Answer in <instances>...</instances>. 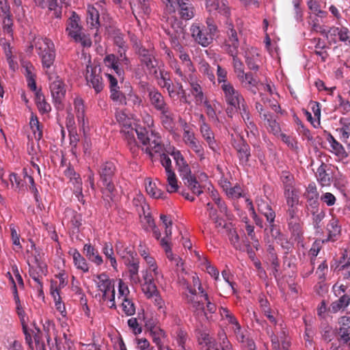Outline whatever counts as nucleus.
<instances>
[{
  "mask_svg": "<svg viewBox=\"0 0 350 350\" xmlns=\"http://www.w3.org/2000/svg\"><path fill=\"white\" fill-rule=\"evenodd\" d=\"M226 25L228 38L224 42V49L228 54H234L238 52L239 46L237 33L231 22L227 21Z\"/></svg>",
  "mask_w": 350,
  "mask_h": 350,
  "instance_id": "nucleus-19",
  "label": "nucleus"
},
{
  "mask_svg": "<svg viewBox=\"0 0 350 350\" xmlns=\"http://www.w3.org/2000/svg\"><path fill=\"white\" fill-rule=\"evenodd\" d=\"M68 34L75 42L80 44L83 48H90L92 46V42L90 35L83 28L76 31H69Z\"/></svg>",
  "mask_w": 350,
  "mask_h": 350,
  "instance_id": "nucleus-32",
  "label": "nucleus"
},
{
  "mask_svg": "<svg viewBox=\"0 0 350 350\" xmlns=\"http://www.w3.org/2000/svg\"><path fill=\"white\" fill-rule=\"evenodd\" d=\"M316 176L317 180L320 183L322 186L329 185L330 183V177L325 171V165L324 164L321 165L316 172Z\"/></svg>",
  "mask_w": 350,
  "mask_h": 350,
  "instance_id": "nucleus-52",
  "label": "nucleus"
},
{
  "mask_svg": "<svg viewBox=\"0 0 350 350\" xmlns=\"http://www.w3.org/2000/svg\"><path fill=\"white\" fill-rule=\"evenodd\" d=\"M144 283L142 285V290L148 299L153 297L159 293L156 284H154V277L152 274L148 273L147 271H142Z\"/></svg>",
  "mask_w": 350,
  "mask_h": 350,
  "instance_id": "nucleus-26",
  "label": "nucleus"
},
{
  "mask_svg": "<svg viewBox=\"0 0 350 350\" xmlns=\"http://www.w3.org/2000/svg\"><path fill=\"white\" fill-rule=\"evenodd\" d=\"M350 302V298L348 295H342L340 299L331 304L329 310L336 313L342 308H345Z\"/></svg>",
  "mask_w": 350,
  "mask_h": 350,
  "instance_id": "nucleus-51",
  "label": "nucleus"
},
{
  "mask_svg": "<svg viewBox=\"0 0 350 350\" xmlns=\"http://www.w3.org/2000/svg\"><path fill=\"white\" fill-rule=\"evenodd\" d=\"M340 327L338 329V336L340 340L347 343L350 340V317H342L338 321Z\"/></svg>",
  "mask_w": 350,
  "mask_h": 350,
  "instance_id": "nucleus-33",
  "label": "nucleus"
},
{
  "mask_svg": "<svg viewBox=\"0 0 350 350\" xmlns=\"http://www.w3.org/2000/svg\"><path fill=\"white\" fill-rule=\"evenodd\" d=\"M115 170L114 164L112 162H106L103 163L99 170L101 180L103 185L106 187L109 192H111L113 186L111 183V177Z\"/></svg>",
  "mask_w": 350,
  "mask_h": 350,
  "instance_id": "nucleus-23",
  "label": "nucleus"
},
{
  "mask_svg": "<svg viewBox=\"0 0 350 350\" xmlns=\"http://www.w3.org/2000/svg\"><path fill=\"white\" fill-rule=\"evenodd\" d=\"M94 281L101 293V299L111 309H116L115 281L106 273H102L94 278Z\"/></svg>",
  "mask_w": 350,
  "mask_h": 350,
  "instance_id": "nucleus-4",
  "label": "nucleus"
},
{
  "mask_svg": "<svg viewBox=\"0 0 350 350\" xmlns=\"http://www.w3.org/2000/svg\"><path fill=\"white\" fill-rule=\"evenodd\" d=\"M262 119L266 122L265 125L269 131L274 135H277L280 131L279 124L277 122L274 117L269 112H264Z\"/></svg>",
  "mask_w": 350,
  "mask_h": 350,
  "instance_id": "nucleus-46",
  "label": "nucleus"
},
{
  "mask_svg": "<svg viewBox=\"0 0 350 350\" xmlns=\"http://www.w3.org/2000/svg\"><path fill=\"white\" fill-rule=\"evenodd\" d=\"M187 291L185 293V298L198 314H204L207 319L212 318L217 310L216 305L211 300L204 291L201 295H197L196 290L191 288L187 284Z\"/></svg>",
  "mask_w": 350,
  "mask_h": 350,
  "instance_id": "nucleus-2",
  "label": "nucleus"
},
{
  "mask_svg": "<svg viewBox=\"0 0 350 350\" xmlns=\"http://www.w3.org/2000/svg\"><path fill=\"white\" fill-rule=\"evenodd\" d=\"M200 131L204 139L206 142L211 149L215 150L216 148V142L214 134L207 124H201Z\"/></svg>",
  "mask_w": 350,
  "mask_h": 350,
  "instance_id": "nucleus-39",
  "label": "nucleus"
},
{
  "mask_svg": "<svg viewBox=\"0 0 350 350\" xmlns=\"http://www.w3.org/2000/svg\"><path fill=\"white\" fill-rule=\"evenodd\" d=\"M238 79L242 84L243 87L251 91L253 94H256V88L257 87L258 81L256 79H255L253 77L252 73H245L244 75H243L242 77H239Z\"/></svg>",
  "mask_w": 350,
  "mask_h": 350,
  "instance_id": "nucleus-37",
  "label": "nucleus"
},
{
  "mask_svg": "<svg viewBox=\"0 0 350 350\" xmlns=\"http://www.w3.org/2000/svg\"><path fill=\"white\" fill-rule=\"evenodd\" d=\"M67 177L70 178V182L73 185V193L79 200L83 199L82 195V181L73 169L68 167L67 169Z\"/></svg>",
  "mask_w": 350,
  "mask_h": 350,
  "instance_id": "nucleus-31",
  "label": "nucleus"
},
{
  "mask_svg": "<svg viewBox=\"0 0 350 350\" xmlns=\"http://www.w3.org/2000/svg\"><path fill=\"white\" fill-rule=\"evenodd\" d=\"M170 90H172L174 93L172 94V96H170V98H174L176 96H180L182 100L184 103H188L186 95H185V91L183 88V85L178 83H176V85H172V86L170 88Z\"/></svg>",
  "mask_w": 350,
  "mask_h": 350,
  "instance_id": "nucleus-64",
  "label": "nucleus"
},
{
  "mask_svg": "<svg viewBox=\"0 0 350 350\" xmlns=\"http://www.w3.org/2000/svg\"><path fill=\"white\" fill-rule=\"evenodd\" d=\"M50 90L56 108L63 111L64 108L66 89L64 80L58 76H51Z\"/></svg>",
  "mask_w": 350,
  "mask_h": 350,
  "instance_id": "nucleus-12",
  "label": "nucleus"
},
{
  "mask_svg": "<svg viewBox=\"0 0 350 350\" xmlns=\"http://www.w3.org/2000/svg\"><path fill=\"white\" fill-rule=\"evenodd\" d=\"M308 8L317 16L323 18L327 16V12L321 9V5L317 0H308Z\"/></svg>",
  "mask_w": 350,
  "mask_h": 350,
  "instance_id": "nucleus-59",
  "label": "nucleus"
},
{
  "mask_svg": "<svg viewBox=\"0 0 350 350\" xmlns=\"http://www.w3.org/2000/svg\"><path fill=\"white\" fill-rule=\"evenodd\" d=\"M138 214L141 224L146 230H150L154 227V222L151 217L148 205H144L142 211H139Z\"/></svg>",
  "mask_w": 350,
  "mask_h": 350,
  "instance_id": "nucleus-35",
  "label": "nucleus"
},
{
  "mask_svg": "<svg viewBox=\"0 0 350 350\" xmlns=\"http://www.w3.org/2000/svg\"><path fill=\"white\" fill-rule=\"evenodd\" d=\"M85 59L87 60L85 77L88 85L92 87L96 93H99L103 89L104 84L100 76L101 70L99 67L92 65L90 56L85 55Z\"/></svg>",
  "mask_w": 350,
  "mask_h": 350,
  "instance_id": "nucleus-10",
  "label": "nucleus"
},
{
  "mask_svg": "<svg viewBox=\"0 0 350 350\" xmlns=\"http://www.w3.org/2000/svg\"><path fill=\"white\" fill-rule=\"evenodd\" d=\"M68 25L69 28L67 27V30H69V31H76L83 28L81 25L80 18L75 12H72L69 17Z\"/></svg>",
  "mask_w": 350,
  "mask_h": 350,
  "instance_id": "nucleus-60",
  "label": "nucleus"
},
{
  "mask_svg": "<svg viewBox=\"0 0 350 350\" xmlns=\"http://www.w3.org/2000/svg\"><path fill=\"white\" fill-rule=\"evenodd\" d=\"M208 195L210 198L215 202V204L217 206L220 212V215H218L213 204L211 202H208L206 205L208 210L209 211L210 218L214 221L216 227H224L225 222L221 218V215H227V208L224 203L221 202L219 194L216 190L214 189L209 190Z\"/></svg>",
  "mask_w": 350,
  "mask_h": 350,
  "instance_id": "nucleus-9",
  "label": "nucleus"
},
{
  "mask_svg": "<svg viewBox=\"0 0 350 350\" xmlns=\"http://www.w3.org/2000/svg\"><path fill=\"white\" fill-rule=\"evenodd\" d=\"M29 275L30 277L39 285L42 288L41 280L42 277L46 275L47 269L45 263L39 261L37 256L34 257V263H29Z\"/></svg>",
  "mask_w": 350,
  "mask_h": 350,
  "instance_id": "nucleus-21",
  "label": "nucleus"
},
{
  "mask_svg": "<svg viewBox=\"0 0 350 350\" xmlns=\"http://www.w3.org/2000/svg\"><path fill=\"white\" fill-rule=\"evenodd\" d=\"M280 338L278 336L274 334L271 336V343L273 348L274 350H280V342H282V345L284 348L288 347L289 345V342L286 340V332L283 330L280 336Z\"/></svg>",
  "mask_w": 350,
  "mask_h": 350,
  "instance_id": "nucleus-54",
  "label": "nucleus"
},
{
  "mask_svg": "<svg viewBox=\"0 0 350 350\" xmlns=\"http://www.w3.org/2000/svg\"><path fill=\"white\" fill-rule=\"evenodd\" d=\"M145 187L147 193L153 198H163V192L157 188V183L150 178L145 180Z\"/></svg>",
  "mask_w": 350,
  "mask_h": 350,
  "instance_id": "nucleus-42",
  "label": "nucleus"
},
{
  "mask_svg": "<svg viewBox=\"0 0 350 350\" xmlns=\"http://www.w3.org/2000/svg\"><path fill=\"white\" fill-rule=\"evenodd\" d=\"M72 255L75 267L83 272H88L89 267L85 258L76 250L73 251Z\"/></svg>",
  "mask_w": 350,
  "mask_h": 350,
  "instance_id": "nucleus-50",
  "label": "nucleus"
},
{
  "mask_svg": "<svg viewBox=\"0 0 350 350\" xmlns=\"http://www.w3.org/2000/svg\"><path fill=\"white\" fill-rule=\"evenodd\" d=\"M133 12L144 15L150 14L151 9L148 0H132L130 2Z\"/></svg>",
  "mask_w": 350,
  "mask_h": 350,
  "instance_id": "nucleus-40",
  "label": "nucleus"
},
{
  "mask_svg": "<svg viewBox=\"0 0 350 350\" xmlns=\"http://www.w3.org/2000/svg\"><path fill=\"white\" fill-rule=\"evenodd\" d=\"M219 312L221 319L226 320L229 325H231L230 329L236 336L237 340L239 342H246L247 340L245 334L246 332L241 327L234 314L227 308L222 306L219 308Z\"/></svg>",
  "mask_w": 350,
  "mask_h": 350,
  "instance_id": "nucleus-13",
  "label": "nucleus"
},
{
  "mask_svg": "<svg viewBox=\"0 0 350 350\" xmlns=\"http://www.w3.org/2000/svg\"><path fill=\"white\" fill-rule=\"evenodd\" d=\"M102 252L105 254L106 258L109 260L111 267L115 270H117L118 264L116 257L114 256V252L112 245L110 243H105L102 249Z\"/></svg>",
  "mask_w": 350,
  "mask_h": 350,
  "instance_id": "nucleus-49",
  "label": "nucleus"
},
{
  "mask_svg": "<svg viewBox=\"0 0 350 350\" xmlns=\"http://www.w3.org/2000/svg\"><path fill=\"white\" fill-rule=\"evenodd\" d=\"M327 141L332 148V152L342 159L347 156L345 148L332 135L328 136Z\"/></svg>",
  "mask_w": 350,
  "mask_h": 350,
  "instance_id": "nucleus-43",
  "label": "nucleus"
},
{
  "mask_svg": "<svg viewBox=\"0 0 350 350\" xmlns=\"http://www.w3.org/2000/svg\"><path fill=\"white\" fill-rule=\"evenodd\" d=\"M273 224V223L270 224V234L267 232L266 237L265 238V241L268 244H269L272 240H275L277 242L279 239L283 236V234H281L280 230L275 228Z\"/></svg>",
  "mask_w": 350,
  "mask_h": 350,
  "instance_id": "nucleus-61",
  "label": "nucleus"
},
{
  "mask_svg": "<svg viewBox=\"0 0 350 350\" xmlns=\"http://www.w3.org/2000/svg\"><path fill=\"white\" fill-rule=\"evenodd\" d=\"M172 336L176 340L180 349H187L185 347V343L187 340V332L182 328L175 326L171 332Z\"/></svg>",
  "mask_w": 350,
  "mask_h": 350,
  "instance_id": "nucleus-41",
  "label": "nucleus"
},
{
  "mask_svg": "<svg viewBox=\"0 0 350 350\" xmlns=\"http://www.w3.org/2000/svg\"><path fill=\"white\" fill-rule=\"evenodd\" d=\"M206 24L207 25V29H206V37L200 38L198 36L201 33L200 27L198 25L193 24L190 28L192 37L202 46H207L209 45L217 33V27L212 16L206 18Z\"/></svg>",
  "mask_w": 350,
  "mask_h": 350,
  "instance_id": "nucleus-8",
  "label": "nucleus"
},
{
  "mask_svg": "<svg viewBox=\"0 0 350 350\" xmlns=\"http://www.w3.org/2000/svg\"><path fill=\"white\" fill-rule=\"evenodd\" d=\"M64 270H62L55 279L51 280V295L53 299L55 304V314L57 319L61 322V325L63 326L64 323V319L66 317L64 314L66 306L62 301V297L61 296L62 289L64 288Z\"/></svg>",
  "mask_w": 350,
  "mask_h": 350,
  "instance_id": "nucleus-5",
  "label": "nucleus"
},
{
  "mask_svg": "<svg viewBox=\"0 0 350 350\" xmlns=\"http://www.w3.org/2000/svg\"><path fill=\"white\" fill-rule=\"evenodd\" d=\"M221 89L224 100L228 105V110H234V108L239 107L241 103L245 100L241 93L235 89L232 83L221 85Z\"/></svg>",
  "mask_w": 350,
  "mask_h": 350,
  "instance_id": "nucleus-14",
  "label": "nucleus"
},
{
  "mask_svg": "<svg viewBox=\"0 0 350 350\" xmlns=\"http://www.w3.org/2000/svg\"><path fill=\"white\" fill-rule=\"evenodd\" d=\"M341 123L342 124V127L337 129L336 131L338 134L340 139L343 142H347L350 137V122L341 120Z\"/></svg>",
  "mask_w": 350,
  "mask_h": 350,
  "instance_id": "nucleus-57",
  "label": "nucleus"
},
{
  "mask_svg": "<svg viewBox=\"0 0 350 350\" xmlns=\"http://www.w3.org/2000/svg\"><path fill=\"white\" fill-rule=\"evenodd\" d=\"M23 329L24 334L25 335V339L26 341L29 343V345H31V334L33 335V339L35 342H38L40 340V331L39 328L34 326L33 329H31L30 331L27 329V326L25 325H23Z\"/></svg>",
  "mask_w": 350,
  "mask_h": 350,
  "instance_id": "nucleus-55",
  "label": "nucleus"
},
{
  "mask_svg": "<svg viewBox=\"0 0 350 350\" xmlns=\"http://www.w3.org/2000/svg\"><path fill=\"white\" fill-rule=\"evenodd\" d=\"M200 71L204 75H206L208 79L213 83H215V77L214 75V72L211 68L210 65L206 62L202 61L200 63Z\"/></svg>",
  "mask_w": 350,
  "mask_h": 350,
  "instance_id": "nucleus-62",
  "label": "nucleus"
},
{
  "mask_svg": "<svg viewBox=\"0 0 350 350\" xmlns=\"http://www.w3.org/2000/svg\"><path fill=\"white\" fill-rule=\"evenodd\" d=\"M237 53L238 52L229 55L232 57V66L234 71L237 78H239L242 77L243 75H244L245 72L244 71V65L243 62L238 58Z\"/></svg>",
  "mask_w": 350,
  "mask_h": 350,
  "instance_id": "nucleus-56",
  "label": "nucleus"
},
{
  "mask_svg": "<svg viewBox=\"0 0 350 350\" xmlns=\"http://www.w3.org/2000/svg\"><path fill=\"white\" fill-rule=\"evenodd\" d=\"M327 229L328 231L329 239L334 241L337 239L340 233V226L338 225V221L332 218L327 224Z\"/></svg>",
  "mask_w": 350,
  "mask_h": 350,
  "instance_id": "nucleus-47",
  "label": "nucleus"
},
{
  "mask_svg": "<svg viewBox=\"0 0 350 350\" xmlns=\"http://www.w3.org/2000/svg\"><path fill=\"white\" fill-rule=\"evenodd\" d=\"M284 196L288 207L297 206L299 204V196L297 191L295 189H286V191H284Z\"/></svg>",
  "mask_w": 350,
  "mask_h": 350,
  "instance_id": "nucleus-48",
  "label": "nucleus"
},
{
  "mask_svg": "<svg viewBox=\"0 0 350 350\" xmlns=\"http://www.w3.org/2000/svg\"><path fill=\"white\" fill-rule=\"evenodd\" d=\"M183 141L197 154L200 160L204 159V148L192 129H187V127L185 129V132H183Z\"/></svg>",
  "mask_w": 350,
  "mask_h": 350,
  "instance_id": "nucleus-18",
  "label": "nucleus"
},
{
  "mask_svg": "<svg viewBox=\"0 0 350 350\" xmlns=\"http://www.w3.org/2000/svg\"><path fill=\"white\" fill-rule=\"evenodd\" d=\"M36 49L42 59L43 66L51 67L55 59L53 43L46 38L38 39L36 43Z\"/></svg>",
  "mask_w": 350,
  "mask_h": 350,
  "instance_id": "nucleus-11",
  "label": "nucleus"
},
{
  "mask_svg": "<svg viewBox=\"0 0 350 350\" xmlns=\"http://www.w3.org/2000/svg\"><path fill=\"white\" fill-rule=\"evenodd\" d=\"M161 163L162 166L165 168L166 180L167 183V192H176L178 189V180L174 172L172 169L171 159L167 154H163L161 155Z\"/></svg>",
  "mask_w": 350,
  "mask_h": 350,
  "instance_id": "nucleus-16",
  "label": "nucleus"
},
{
  "mask_svg": "<svg viewBox=\"0 0 350 350\" xmlns=\"http://www.w3.org/2000/svg\"><path fill=\"white\" fill-rule=\"evenodd\" d=\"M104 63L106 66L111 68L116 73L118 77L121 79L124 74V71L120 68V65H127L128 59L124 55L120 54L119 58H116L113 54L107 55L104 59Z\"/></svg>",
  "mask_w": 350,
  "mask_h": 350,
  "instance_id": "nucleus-22",
  "label": "nucleus"
},
{
  "mask_svg": "<svg viewBox=\"0 0 350 350\" xmlns=\"http://www.w3.org/2000/svg\"><path fill=\"white\" fill-rule=\"evenodd\" d=\"M27 253L29 254L27 257V263H34L35 256L38 257L39 261H40V254L38 250L36 248V245L33 242L31 241L30 245H27Z\"/></svg>",
  "mask_w": 350,
  "mask_h": 350,
  "instance_id": "nucleus-63",
  "label": "nucleus"
},
{
  "mask_svg": "<svg viewBox=\"0 0 350 350\" xmlns=\"http://www.w3.org/2000/svg\"><path fill=\"white\" fill-rule=\"evenodd\" d=\"M176 73L183 81H188L191 86V92L195 98L196 104L200 105L203 103L205 100L204 96L195 75L193 73L184 74L180 67L176 68Z\"/></svg>",
  "mask_w": 350,
  "mask_h": 350,
  "instance_id": "nucleus-15",
  "label": "nucleus"
},
{
  "mask_svg": "<svg viewBox=\"0 0 350 350\" xmlns=\"http://www.w3.org/2000/svg\"><path fill=\"white\" fill-rule=\"evenodd\" d=\"M232 146L237 152V155L240 163L243 166H249L250 159L251 157L250 148L247 144L245 143L242 137H238L237 139H234Z\"/></svg>",
  "mask_w": 350,
  "mask_h": 350,
  "instance_id": "nucleus-20",
  "label": "nucleus"
},
{
  "mask_svg": "<svg viewBox=\"0 0 350 350\" xmlns=\"http://www.w3.org/2000/svg\"><path fill=\"white\" fill-rule=\"evenodd\" d=\"M206 10L211 16L218 14L228 18L230 15V8L227 0H204Z\"/></svg>",
  "mask_w": 350,
  "mask_h": 350,
  "instance_id": "nucleus-17",
  "label": "nucleus"
},
{
  "mask_svg": "<svg viewBox=\"0 0 350 350\" xmlns=\"http://www.w3.org/2000/svg\"><path fill=\"white\" fill-rule=\"evenodd\" d=\"M204 103L206 107V113L208 118L214 122L217 121V113H220L221 109L219 103L214 101L213 103H210L204 100Z\"/></svg>",
  "mask_w": 350,
  "mask_h": 350,
  "instance_id": "nucleus-44",
  "label": "nucleus"
},
{
  "mask_svg": "<svg viewBox=\"0 0 350 350\" xmlns=\"http://www.w3.org/2000/svg\"><path fill=\"white\" fill-rule=\"evenodd\" d=\"M74 107L78 121L79 122H82L84 124L85 107L82 99L76 98L74 100Z\"/></svg>",
  "mask_w": 350,
  "mask_h": 350,
  "instance_id": "nucleus-58",
  "label": "nucleus"
},
{
  "mask_svg": "<svg viewBox=\"0 0 350 350\" xmlns=\"http://www.w3.org/2000/svg\"><path fill=\"white\" fill-rule=\"evenodd\" d=\"M200 350H231L230 347L224 345L220 349L215 340L208 334H202L198 339Z\"/></svg>",
  "mask_w": 350,
  "mask_h": 350,
  "instance_id": "nucleus-24",
  "label": "nucleus"
},
{
  "mask_svg": "<svg viewBox=\"0 0 350 350\" xmlns=\"http://www.w3.org/2000/svg\"><path fill=\"white\" fill-rule=\"evenodd\" d=\"M166 152L170 154L175 161L180 176L185 185L187 186L193 194L200 195L202 192L201 185L191 175L190 167L181 152L173 146L168 147L166 149Z\"/></svg>",
  "mask_w": 350,
  "mask_h": 350,
  "instance_id": "nucleus-3",
  "label": "nucleus"
},
{
  "mask_svg": "<svg viewBox=\"0 0 350 350\" xmlns=\"http://www.w3.org/2000/svg\"><path fill=\"white\" fill-rule=\"evenodd\" d=\"M178 7L180 8V14L183 19L189 20L193 17V7L189 1L178 0Z\"/></svg>",
  "mask_w": 350,
  "mask_h": 350,
  "instance_id": "nucleus-38",
  "label": "nucleus"
},
{
  "mask_svg": "<svg viewBox=\"0 0 350 350\" xmlns=\"http://www.w3.org/2000/svg\"><path fill=\"white\" fill-rule=\"evenodd\" d=\"M146 327L149 332L152 342L157 347L161 346L163 345V340L167 337L166 332L150 321L146 322Z\"/></svg>",
  "mask_w": 350,
  "mask_h": 350,
  "instance_id": "nucleus-25",
  "label": "nucleus"
},
{
  "mask_svg": "<svg viewBox=\"0 0 350 350\" xmlns=\"http://www.w3.org/2000/svg\"><path fill=\"white\" fill-rule=\"evenodd\" d=\"M139 57L142 64L146 65L148 70L155 68L157 66L156 60L152 54L145 49H140L139 51Z\"/></svg>",
  "mask_w": 350,
  "mask_h": 350,
  "instance_id": "nucleus-45",
  "label": "nucleus"
},
{
  "mask_svg": "<svg viewBox=\"0 0 350 350\" xmlns=\"http://www.w3.org/2000/svg\"><path fill=\"white\" fill-rule=\"evenodd\" d=\"M87 23L91 28L96 29V31L94 33L95 42L100 41V38L98 39V28L100 26L99 23V14L98 10L92 5H88L87 9Z\"/></svg>",
  "mask_w": 350,
  "mask_h": 350,
  "instance_id": "nucleus-30",
  "label": "nucleus"
},
{
  "mask_svg": "<svg viewBox=\"0 0 350 350\" xmlns=\"http://www.w3.org/2000/svg\"><path fill=\"white\" fill-rule=\"evenodd\" d=\"M116 252L122 258L124 265L128 268L131 282L133 284H139L140 282L139 262L137 258V253L130 248L121 250L118 245L116 246Z\"/></svg>",
  "mask_w": 350,
  "mask_h": 350,
  "instance_id": "nucleus-6",
  "label": "nucleus"
},
{
  "mask_svg": "<svg viewBox=\"0 0 350 350\" xmlns=\"http://www.w3.org/2000/svg\"><path fill=\"white\" fill-rule=\"evenodd\" d=\"M313 42L315 44L314 53L319 56L323 62H325L327 57V53L324 49L326 47L325 43L321 38H314Z\"/></svg>",
  "mask_w": 350,
  "mask_h": 350,
  "instance_id": "nucleus-53",
  "label": "nucleus"
},
{
  "mask_svg": "<svg viewBox=\"0 0 350 350\" xmlns=\"http://www.w3.org/2000/svg\"><path fill=\"white\" fill-rule=\"evenodd\" d=\"M160 243L165 252L167 258L176 266V271H183V262L178 256L172 253L171 247L168 244V240H166L165 239H161Z\"/></svg>",
  "mask_w": 350,
  "mask_h": 350,
  "instance_id": "nucleus-29",
  "label": "nucleus"
},
{
  "mask_svg": "<svg viewBox=\"0 0 350 350\" xmlns=\"http://www.w3.org/2000/svg\"><path fill=\"white\" fill-rule=\"evenodd\" d=\"M116 120L121 125V133L124 140L126 141L131 152L135 154L138 150V145L135 136L142 143V148L150 157L161 153L163 146L160 137L152 130L150 131L146 127H133L132 120L123 111H118L116 113Z\"/></svg>",
  "mask_w": 350,
  "mask_h": 350,
  "instance_id": "nucleus-1",
  "label": "nucleus"
},
{
  "mask_svg": "<svg viewBox=\"0 0 350 350\" xmlns=\"http://www.w3.org/2000/svg\"><path fill=\"white\" fill-rule=\"evenodd\" d=\"M256 204L258 211L262 214L269 224L274 222L275 213L271 208L267 202L263 199L259 198L256 200Z\"/></svg>",
  "mask_w": 350,
  "mask_h": 350,
  "instance_id": "nucleus-34",
  "label": "nucleus"
},
{
  "mask_svg": "<svg viewBox=\"0 0 350 350\" xmlns=\"http://www.w3.org/2000/svg\"><path fill=\"white\" fill-rule=\"evenodd\" d=\"M148 97L151 105L159 112L169 107L163 96L157 90H148Z\"/></svg>",
  "mask_w": 350,
  "mask_h": 350,
  "instance_id": "nucleus-28",
  "label": "nucleus"
},
{
  "mask_svg": "<svg viewBox=\"0 0 350 350\" xmlns=\"http://www.w3.org/2000/svg\"><path fill=\"white\" fill-rule=\"evenodd\" d=\"M159 113L163 126L168 131H172L175 126L174 114L171 111L170 107L159 111Z\"/></svg>",
  "mask_w": 350,
  "mask_h": 350,
  "instance_id": "nucleus-36",
  "label": "nucleus"
},
{
  "mask_svg": "<svg viewBox=\"0 0 350 350\" xmlns=\"http://www.w3.org/2000/svg\"><path fill=\"white\" fill-rule=\"evenodd\" d=\"M173 44L174 47H177L178 50L180 51V55L179 57L183 62L182 66H178L176 63H174V64H172V67L176 70V68L180 67L183 71V72L185 75H188L189 73H193L194 71V68L193 66V64L191 62V59L189 58V55H187L185 53H183L180 51V49L182 46H180L179 41L176 42L175 40H173Z\"/></svg>",
  "mask_w": 350,
  "mask_h": 350,
  "instance_id": "nucleus-27",
  "label": "nucleus"
},
{
  "mask_svg": "<svg viewBox=\"0 0 350 350\" xmlns=\"http://www.w3.org/2000/svg\"><path fill=\"white\" fill-rule=\"evenodd\" d=\"M117 301L120 303L122 312L126 316L135 313V306L131 295L128 284L122 279L118 280Z\"/></svg>",
  "mask_w": 350,
  "mask_h": 350,
  "instance_id": "nucleus-7",
  "label": "nucleus"
}]
</instances>
